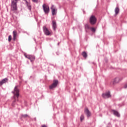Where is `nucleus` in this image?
I'll return each mask as SVG.
<instances>
[{"mask_svg": "<svg viewBox=\"0 0 127 127\" xmlns=\"http://www.w3.org/2000/svg\"><path fill=\"white\" fill-rule=\"evenodd\" d=\"M84 27L85 28L86 32H88V29H90L91 28V27H90V25L88 24H85L84 25Z\"/></svg>", "mask_w": 127, "mask_h": 127, "instance_id": "17", "label": "nucleus"}, {"mask_svg": "<svg viewBox=\"0 0 127 127\" xmlns=\"http://www.w3.org/2000/svg\"><path fill=\"white\" fill-rule=\"evenodd\" d=\"M83 120H84V115H81L80 116V122H83Z\"/></svg>", "mask_w": 127, "mask_h": 127, "instance_id": "22", "label": "nucleus"}, {"mask_svg": "<svg viewBox=\"0 0 127 127\" xmlns=\"http://www.w3.org/2000/svg\"><path fill=\"white\" fill-rule=\"evenodd\" d=\"M43 9L45 14H48V13H49V6L43 4Z\"/></svg>", "mask_w": 127, "mask_h": 127, "instance_id": "6", "label": "nucleus"}, {"mask_svg": "<svg viewBox=\"0 0 127 127\" xmlns=\"http://www.w3.org/2000/svg\"><path fill=\"white\" fill-rule=\"evenodd\" d=\"M21 117H22V118H27L28 115H27V114L22 115Z\"/></svg>", "mask_w": 127, "mask_h": 127, "instance_id": "23", "label": "nucleus"}, {"mask_svg": "<svg viewBox=\"0 0 127 127\" xmlns=\"http://www.w3.org/2000/svg\"><path fill=\"white\" fill-rule=\"evenodd\" d=\"M58 85V80H54L53 81V84L50 85L49 88L50 89V90H52V89H54V88H56Z\"/></svg>", "mask_w": 127, "mask_h": 127, "instance_id": "5", "label": "nucleus"}, {"mask_svg": "<svg viewBox=\"0 0 127 127\" xmlns=\"http://www.w3.org/2000/svg\"><path fill=\"white\" fill-rule=\"evenodd\" d=\"M90 30H91L92 31V32H95L96 31V29H95V28L94 27H90Z\"/></svg>", "mask_w": 127, "mask_h": 127, "instance_id": "20", "label": "nucleus"}, {"mask_svg": "<svg viewBox=\"0 0 127 127\" xmlns=\"http://www.w3.org/2000/svg\"><path fill=\"white\" fill-rule=\"evenodd\" d=\"M26 3L27 8L30 11H31V5H30V3L28 2V1H26Z\"/></svg>", "mask_w": 127, "mask_h": 127, "instance_id": "15", "label": "nucleus"}, {"mask_svg": "<svg viewBox=\"0 0 127 127\" xmlns=\"http://www.w3.org/2000/svg\"><path fill=\"white\" fill-rule=\"evenodd\" d=\"M11 38H12L11 35H9L8 36V41L9 42H10V41H11Z\"/></svg>", "mask_w": 127, "mask_h": 127, "instance_id": "21", "label": "nucleus"}, {"mask_svg": "<svg viewBox=\"0 0 127 127\" xmlns=\"http://www.w3.org/2000/svg\"><path fill=\"white\" fill-rule=\"evenodd\" d=\"M51 9H52V15H55L57 14V8L54 5H52Z\"/></svg>", "mask_w": 127, "mask_h": 127, "instance_id": "7", "label": "nucleus"}, {"mask_svg": "<svg viewBox=\"0 0 127 127\" xmlns=\"http://www.w3.org/2000/svg\"><path fill=\"white\" fill-rule=\"evenodd\" d=\"M123 80V78H119V77H116L114 81V84H115L116 83H119L120 81H122Z\"/></svg>", "mask_w": 127, "mask_h": 127, "instance_id": "14", "label": "nucleus"}, {"mask_svg": "<svg viewBox=\"0 0 127 127\" xmlns=\"http://www.w3.org/2000/svg\"><path fill=\"white\" fill-rule=\"evenodd\" d=\"M124 88H125V89H127V84H126V85L124 86Z\"/></svg>", "mask_w": 127, "mask_h": 127, "instance_id": "26", "label": "nucleus"}, {"mask_svg": "<svg viewBox=\"0 0 127 127\" xmlns=\"http://www.w3.org/2000/svg\"><path fill=\"white\" fill-rule=\"evenodd\" d=\"M102 97L104 99H108L109 98H111V94L110 93V91H108L105 93L102 94Z\"/></svg>", "mask_w": 127, "mask_h": 127, "instance_id": "9", "label": "nucleus"}, {"mask_svg": "<svg viewBox=\"0 0 127 127\" xmlns=\"http://www.w3.org/2000/svg\"><path fill=\"white\" fill-rule=\"evenodd\" d=\"M85 113L87 115L88 117H90V116H91V112H90V111H89V110H88V109H86L85 110Z\"/></svg>", "mask_w": 127, "mask_h": 127, "instance_id": "18", "label": "nucleus"}, {"mask_svg": "<svg viewBox=\"0 0 127 127\" xmlns=\"http://www.w3.org/2000/svg\"><path fill=\"white\" fill-rule=\"evenodd\" d=\"M24 56L29 60H30L31 62H33L35 60V57L33 55L24 54Z\"/></svg>", "mask_w": 127, "mask_h": 127, "instance_id": "4", "label": "nucleus"}, {"mask_svg": "<svg viewBox=\"0 0 127 127\" xmlns=\"http://www.w3.org/2000/svg\"><path fill=\"white\" fill-rule=\"evenodd\" d=\"M43 29L44 34H45V35H47V36H48V35H50V34H51V33L50 32V31H49V30H48V28H47L46 26H44L43 27Z\"/></svg>", "mask_w": 127, "mask_h": 127, "instance_id": "8", "label": "nucleus"}, {"mask_svg": "<svg viewBox=\"0 0 127 127\" xmlns=\"http://www.w3.org/2000/svg\"><path fill=\"white\" fill-rule=\"evenodd\" d=\"M97 22V18L94 15H91L89 18V23L91 25H95Z\"/></svg>", "mask_w": 127, "mask_h": 127, "instance_id": "3", "label": "nucleus"}, {"mask_svg": "<svg viewBox=\"0 0 127 127\" xmlns=\"http://www.w3.org/2000/svg\"><path fill=\"white\" fill-rule=\"evenodd\" d=\"M42 127H46V126L45 125H43L42 126Z\"/></svg>", "mask_w": 127, "mask_h": 127, "instance_id": "27", "label": "nucleus"}, {"mask_svg": "<svg viewBox=\"0 0 127 127\" xmlns=\"http://www.w3.org/2000/svg\"><path fill=\"white\" fill-rule=\"evenodd\" d=\"M11 1H14L15 2H17V1H18V0H11Z\"/></svg>", "mask_w": 127, "mask_h": 127, "instance_id": "24", "label": "nucleus"}, {"mask_svg": "<svg viewBox=\"0 0 127 127\" xmlns=\"http://www.w3.org/2000/svg\"><path fill=\"white\" fill-rule=\"evenodd\" d=\"M112 112L113 113V114L114 115V116H116V117H117L118 118H120V117H121L120 113H119L118 111L115 110H112Z\"/></svg>", "mask_w": 127, "mask_h": 127, "instance_id": "11", "label": "nucleus"}, {"mask_svg": "<svg viewBox=\"0 0 127 127\" xmlns=\"http://www.w3.org/2000/svg\"><path fill=\"white\" fill-rule=\"evenodd\" d=\"M17 35V32L16 31H13V41H15L16 39V36Z\"/></svg>", "mask_w": 127, "mask_h": 127, "instance_id": "13", "label": "nucleus"}, {"mask_svg": "<svg viewBox=\"0 0 127 127\" xmlns=\"http://www.w3.org/2000/svg\"><path fill=\"white\" fill-rule=\"evenodd\" d=\"M8 81V79L7 78H5L3 79L1 81H0V85L1 86L3 85L5 83H6Z\"/></svg>", "mask_w": 127, "mask_h": 127, "instance_id": "12", "label": "nucleus"}, {"mask_svg": "<svg viewBox=\"0 0 127 127\" xmlns=\"http://www.w3.org/2000/svg\"><path fill=\"white\" fill-rule=\"evenodd\" d=\"M82 55L84 58H87L88 55H87V53L86 52H83L82 53Z\"/></svg>", "mask_w": 127, "mask_h": 127, "instance_id": "19", "label": "nucleus"}, {"mask_svg": "<svg viewBox=\"0 0 127 127\" xmlns=\"http://www.w3.org/2000/svg\"><path fill=\"white\" fill-rule=\"evenodd\" d=\"M33 2H37L38 1V0H32Z\"/></svg>", "mask_w": 127, "mask_h": 127, "instance_id": "25", "label": "nucleus"}, {"mask_svg": "<svg viewBox=\"0 0 127 127\" xmlns=\"http://www.w3.org/2000/svg\"><path fill=\"white\" fill-rule=\"evenodd\" d=\"M58 45H59V43L58 44Z\"/></svg>", "mask_w": 127, "mask_h": 127, "instance_id": "29", "label": "nucleus"}, {"mask_svg": "<svg viewBox=\"0 0 127 127\" xmlns=\"http://www.w3.org/2000/svg\"><path fill=\"white\" fill-rule=\"evenodd\" d=\"M12 94L14 95V101H13V103L12 104V107L14 106V103L16 101H18V98L19 97V89L17 88V86H16L14 87V91H12Z\"/></svg>", "mask_w": 127, "mask_h": 127, "instance_id": "1", "label": "nucleus"}, {"mask_svg": "<svg viewBox=\"0 0 127 127\" xmlns=\"http://www.w3.org/2000/svg\"><path fill=\"white\" fill-rule=\"evenodd\" d=\"M24 0V1H25V2H26V1H27V0Z\"/></svg>", "mask_w": 127, "mask_h": 127, "instance_id": "28", "label": "nucleus"}, {"mask_svg": "<svg viewBox=\"0 0 127 127\" xmlns=\"http://www.w3.org/2000/svg\"><path fill=\"white\" fill-rule=\"evenodd\" d=\"M115 15H117V14H119V12H120V8L118 6L116 7L115 9Z\"/></svg>", "mask_w": 127, "mask_h": 127, "instance_id": "16", "label": "nucleus"}, {"mask_svg": "<svg viewBox=\"0 0 127 127\" xmlns=\"http://www.w3.org/2000/svg\"><path fill=\"white\" fill-rule=\"evenodd\" d=\"M52 27L54 31L56 30L57 28V24H56V21L55 20H53L52 22Z\"/></svg>", "mask_w": 127, "mask_h": 127, "instance_id": "10", "label": "nucleus"}, {"mask_svg": "<svg viewBox=\"0 0 127 127\" xmlns=\"http://www.w3.org/2000/svg\"><path fill=\"white\" fill-rule=\"evenodd\" d=\"M11 10L15 12L17 10V2H14L11 1Z\"/></svg>", "mask_w": 127, "mask_h": 127, "instance_id": "2", "label": "nucleus"}]
</instances>
